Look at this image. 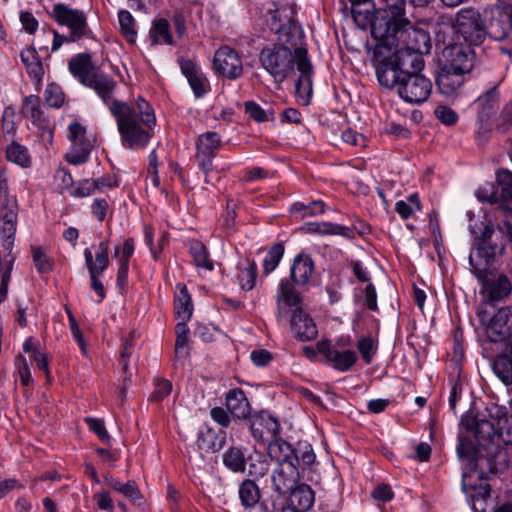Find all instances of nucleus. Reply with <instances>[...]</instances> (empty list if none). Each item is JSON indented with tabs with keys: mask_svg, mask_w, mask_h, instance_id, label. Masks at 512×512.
<instances>
[{
	"mask_svg": "<svg viewBox=\"0 0 512 512\" xmlns=\"http://www.w3.org/2000/svg\"><path fill=\"white\" fill-rule=\"evenodd\" d=\"M474 436L477 447L472 441L460 437L457 455L463 464V481L473 474L483 478L484 469L498 473L512 465V424L502 425L496 431L492 422H477Z\"/></svg>",
	"mask_w": 512,
	"mask_h": 512,
	"instance_id": "1",
	"label": "nucleus"
},
{
	"mask_svg": "<svg viewBox=\"0 0 512 512\" xmlns=\"http://www.w3.org/2000/svg\"><path fill=\"white\" fill-rule=\"evenodd\" d=\"M121 143L125 148L138 150L145 148L154 133L156 117L154 109L143 97L134 103L119 104L112 109Z\"/></svg>",
	"mask_w": 512,
	"mask_h": 512,
	"instance_id": "2",
	"label": "nucleus"
},
{
	"mask_svg": "<svg viewBox=\"0 0 512 512\" xmlns=\"http://www.w3.org/2000/svg\"><path fill=\"white\" fill-rule=\"evenodd\" d=\"M374 66L379 84L382 87H391L396 83L399 75L422 70L424 67L423 54L398 46L380 56L377 43L374 52Z\"/></svg>",
	"mask_w": 512,
	"mask_h": 512,
	"instance_id": "3",
	"label": "nucleus"
},
{
	"mask_svg": "<svg viewBox=\"0 0 512 512\" xmlns=\"http://www.w3.org/2000/svg\"><path fill=\"white\" fill-rule=\"evenodd\" d=\"M378 42V54L393 49V47H402L413 50L421 54H427L431 49V39L427 31L415 27L409 21L408 25H398L388 32L387 39H374Z\"/></svg>",
	"mask_w": 512,
	"mask_h": 512,
	"instance_id": "4",
	"label": "nucleus"
},
{
	"mask_svg": "<svg viewBox=\"0 0 512 512\" xmlns=\"http://www.w3.org/2000/svg\"><path fill=\"white\" fill-rule=\"evenodd\" d=\"M260 63L275 82L282 83L293 71L294 66L298 68L296 49L292 51L284 44L266 47L260 53Z\"/></svg>",
	"mask_w": 512,
	"mask_h": 512,
	"instance_id": "5",
	"label": "nucleus"
},
{
	"mask_svg": "<svg viewBox=\"0 0 512 512\" xmlns=\"http://www.w3.org/2000/svg\"><path fill=\"white\" fill-rule=\"evenodd\" d=\"M383 8L375 13L371 23L373 39H387L388 32L398 25H408L406 0H382Z\"/></svg>",
	"mask_w": 512,
	"mask_h": 512,
	"instance_id": "6",
	"label": "nucleus"
},
{
	"mask_svg": "<svg viewBox=\"0 0 512 512\" xmlns=\"http://www.w3.org/2000/svg\"><path fill=\"white\" fill-rule=\"evenodd\" d=\"M485 335L493 343L504 342L512 336V308L497 311L480 309L477 313Z\"/></svg>",
	"mask_w": 512,
	"mask_h": 512,
	"instance_id": "7",
	"label": "nucleus"
},
{
	"mask_svg": "<svg viewBox=\"0 0 512 512\" xmlns=\"http://www.w3.org/2000/svg\"><path fill=\"white\" fill-rule=\"evenodd\" d=\"M452 29L466 45L478 46L485 41L484 20L475 8L460 9L455 15Z\"/></svg>",
	"mask_w": 512,
	"mask_h": 512,
	"instance_id": "8",
	"label": "nucleus"
},
{
	"mask_svg": "<svg viewBox=\"0 0 512 512\" xmlns=\"http://www.w3.org/2000/svg\"><path fill=\"white\" fill-rule=\"evenodd\" d=\"M268 454L278 464L282 463H301L304 467H310L314 464L316 456L313 448L308 443H299L296 448L282 438H273L268 444Z\"/></svg>",
	"mask_w": 512,
	"mask_h": 512,
	"instance_id": "9",
	"label": "nucleus"
},
{
	"mask_svg": "<svg viewBox=\"0 0 512 512\" xmlns=\"http://www.w3.org/2000/svg\"><path fill=\"white\" fill-rule=\"evenodd\" d=\"M387 89H396L398 95L407 103L420 104L425 102L432 91L430 79L419 72L399 75L396 83Z\"/></svg>",
	"mask_w": 512,
	"mask_h": 512,
	"instance_id": "10",
	"label": "nucleus"
},
{
	"mask_svg": "<svg viewBox=\"0 0 512 512\" xmlns=\"http://www.w3.org/2000/svg\"><path fill=\"white\" fill-rule=\"evenodd\" d=\"M212 70L215 75L235 81L244 75L242 55L228 45L219 47L213 56Z\"/></svg>",
	"mask_w": 512,
	"mask_h": 512,
	"instance_id": "11",
	"label": "nucleus"
},
{
	"mask_svg": "<svg viewBox=\"0 0 512 512\" xmlns=\"http://www.w3.org/2000/svg\"><path fill=\"white\" fill-rule=\"evenodd\" d=\"M52 15L60 25L66 26L70 30L71 41H78L88 37L91 33L86 15L81 10L59 3L54 5Z\"/></svg>",
	"mask_w": 512,
	"mask_h": 512,
	"instance_id": "12",
	"label": "nucleus"
},
{
	"mask_svg": "<svg viewBox=\"0 0 512 512\" xmlns=\"http://www.w3.org/2000/svg\"><path fill=\"white\" fill-rule=\"evenodd\" d=\"M296 56L298 57L297 70L300 73L299 79L295 85L296 96L300 104L307 106L310 103L313 93V67L308 58V52L304 47L296 48Z\"/></svg>",
	"mask_w": 512,
	"mask_h": 512,
	"instance_id": "13",
	"label": "nucleus"
},
{
	"mask_svg": "<svg viewBox=\"0 0 512 512\" xmlns=\"http://www.w3.org/2000/svg\"><path fill=\"white\" fill-rule=\"evenodd\" d=\"M117 86V82L110 75L99 69L95 74H93V77L85 87L92 89L96 93L111 114L114 107L125 103V101L117 100L115 98Z\"/></svg>",
	"mask_w": 512,
	"mask_h": 512,
	"instance_id": "14",
	"label": "nucleus"
},
{
	"mask_svg": "<svg viewBox=\"0 0 512 512\" xmlns=\"http://www.w3.org/2000/svg\"><path fill=\"white\" fill-rule=\"evenodd\" d=\"M443 58V65L469 73L474 66L475 53L469 45L454 43L445 47Z\"/></svg>",
	"mask_w": 512,
	"mask_h": 512,
	"instance_id": "15",
	"label": "nucleus"
},
{
	"mask_svg": "<svg viewBox=\"0 0 512 512\" xmlns=\"http://www.w3.org/2000/svg\"><path fill=\"white\" fill-rule=\"evenodd\" d=\"M196 146L198 166L203 173L208 174L213 169V159L221 146V137L216 132H205L198 137Z\"/></svg>",
	"mask_w": 512,
	"mask_h": 512,
	"instance_id": "16",
	"label": "nucleus"
},
{
	"mask_svg": "<svg viewBox=\"0 0 512 512\" xmlns=\"http://www.w3.org/2000/svg\"><path fill=\"white\" fill-rule=\"evenodd\" d=\"M308 467H304L300 463H282L273 471L271 476L272 486L279 494H284L290 491L300 479L303 477L302 473Z\"/></svg>",
	"mask_w": 512,
	"mask_h": 512,
	"instance_id": "17",
	"label": "nucleus"
},
{
	"mask_svg": "<svg viewBox=\"0 0 512 512\" xmlns=\"http://www.w3.org/2000/svg\"><path fill=\"white\" fill-rule=\"evenodd\" d=\"M295 12L293 7L283 5L270 12L268 25L276 35L278 40L289 42L293 31L296 29L294 21Z\"/></svg>",
	"mask_w": 512,
	"mask_h": 512,
	"instance_id": "18",
	"label": "nucleus"
},
{
	"mask_svg": "<svg viewBox=\"0 0 512 512\" xmlns=\"http://www.w3.org/2000/svg\"><path fill=\"white\" fill-rule=\"evenodd\" d=\"M317 351L325 356L334 369L340 372L350 370L358 359L354 350H339L328 340L319 341L317 343Z\"/></svg>",
	"mask_w": 512,
	"mask_h": 512,
	"instance_id": "19",
	"label": "nucleus"
},
{
	"mask_svg": "<svg viewBox=\"0 0 512 512\" xmlns=\"http://www.w3.org/2000/svg\"><path fill=\"white\" fill-rule=\"evenodd\" d=\"M511 10L504 11L500 6L491 10V17L487 23L484 22L485 39L488 37L492 42L503 41L510 28Z\"/></svg>",
	"mask_w": 512,
	"mask_h": 512,
	"instance_id": "20",
	"label": "nucleus"
},
{
	"mask_svg": "<svg viewBox=\"0 0 512 512\" xmlns=\"http://www.w3.org/2000/svg\"><path fill=\"white\" fill-rule=\"evenodd\" d=\"M251 431L254 438L270 441L280 432V423L277 418L267 411H261L251 418Z\"/></svg>",
	"mask_w": 512,
	"mask_h": 512,
	"instance_id": "21",
	"label": "nucleus"
},
{
	"mask_svg": "<svg viewBox=\"0 0 512 512\" xmlns=\"http://www.w3.org/2000/svg\"><path fill=\"white\" fill-rule=\"evenodd\" d=\"M290 325L293 335L302 342L314 340L318 335L316 324L302 308H295Z\"/></svg>",
	"mask_w": 512,
	"mask_h": 512,
	"instance_id": "22",
	"label": "nucleus"
},
{
	"mask_svg": "<svg viewBox=\"0 0 512 512\" xmlns=\"http://www.w3.org/2000/svg\"><path fill=\"white\" fill-rule=\"evenodd\" d=\"M68 69L83 86H86L93 74L99 70L87 53H80L72 57L68 62Z\"/></svg>",
	"mask_w": 512,
	"mask_h": 512,
	"instance_id": "23",
	"label": "nucleus"
},
{
	"mask_svg": "<svg viewBox=\"0 0 512 512\" xmlns=\"http://www.w3.org/2000/svg\"><path fill=\"white\" fill-rule=\"evenodd\" d=\"M226 443V432L215 431L209 426L199 429L196 439L198 449L206 452L220 451Z\"/></svg>",
	"mask_w": 512,
	"mask_h": 512,
	"instance_id": "24",
	"label": "nucleus"
},
{
	"mask_svg": "<svg viewBox=\"0 0 512 512\" xmlns=\"http://www.w3.org/2000/svg\"><path fill=\"white\" fill-rule=\"evenodd\" d=\"M301 303V297L294 285L287 279H282L277 289V319L287 316V312L283 309V304L289 307H296Z\"/></svg>",
	"mask_w": 512,
	"mask_h": 512,
	"instance_id": "25",
	"label": "nucleus"
},
{
	"mask_svg": "<svg viewBox=\"0 0 512 512\" xmlns=\"http://www.w3.org/2000/svg\"><path fill=\"white\" fill-rule=\"evenodd\" d=\"M465 74V72L443 65L436 80L440 92L447 96L456 92L463 85Z\"/></svg>",
	"mask_w": 512,
	"mask_h": 512,
	"instance_id": "26",
	"label": "nucleus"
},
{
	"mask_svg": "<svg viewBox=\"0 0 512 512\" xmlns=\"http://www.w3.org/2000/svg\"><path fill=\"white\" fill-rule=\"evenodd\" d=\"M492 369L498 379L505 385H512V340L498 354L492 363Z\"/></svg>",
	"mask_w": 512,
	"mask_h": 512,
	"instance_id": "27",
	"label": "nucleus"
},
{
	"mask_svg": "<svg viewBox=\"0 0 512 512\" xmlns=\"http://www.w3.org/2000/svg\"><path fill=\"white\" fill-rule=\"evenodd\" d=\"M314 272V261L311 256L306 253H300L295 256L290 276L295 284L305 285L309 282Z\"/></svg>",
	"mask_w": 512,
	"mask_h": 512,
	"instance_id": "28",
	"label": "nucleus"
},
{
	"mask_svg": "<svg viewBox=\"0 0 512 512\" xmlns=\"http://www.w3.org/2000/svg\"><path fill=\"white\" fill-rule=\"evenodd\" d=\"M228 411L238 419H246L251 413L250 403L240 388L229 390L225 396Z\"/></svg>",
	"mask_w": 512,
	"mask_h": 512,
	"instance_id": "29",
	"label": "nucleus"
},
{
	"mask_svg": "<svg viewBox=\"0 0 512 512\" xmlns=\"http://www.w3.org/2000/svg\"><path fill=\"white\" fill-rule=\"evenodd\" d=\"M290 493L288 508L298 512L308 511L314 503V492L306 484L295 485Z\"/></svg>",
	"mask_w": 512,
	"mask_h": 512,
	"instance_id": "30",
	"label": "nucleus"
},
{
	"mask_svg": "<svg viewBox=\"0 0 512 512\" xmlns=\"http://www.w3.org/2000/svg\"><path fill=\"white\" fill-rule=\"evenodd\" d=\"M496 179L498 185L501 188L499 199L500 207L503 210L512 213V172L506 169L499 170L496 173ZM488 200L490 202L498 201L496 196H491V198Z\"/></svg>",
	"mask_w": 512,
	"mask_h": 512,
	"instance_id": "31",
	"label": "nucleus"
},
{
	"mask_svg": "<svg viewBox=\"0 0 512 512\" xmlns=\"http://www.w3.org/2000/svg\"><path fill=\"white\" fill-rule=\"evenodd\" d=\"M104 480L109 487L122 494L133 504L137 506H141L143 504V497L135 481L130 480L126 483H122L110 474H106L104 476Z\"/></svg>",
	"mask_w": 512,
	"mask_h": 512,
	"instance_id": "32",
	"label": "nucleus"
},
{
	"mask_svg": "<svg viewBox=\"0 0 512 512\" xmlns=\"http://www.w3.org/2000/svg\"><path fill=\"white\" fill-rule=\"evenodd\" d=\"M308 233L326 235H339L345 239H353L355 237L354 230L348 226L331 223V222H311L306 226Z\"/></svg>",
	"mask_w": 512,
	"mask_h": 512,
	"instance_id": "33",
	"label": "nucleus"
},
{
	"mask_svg": "<svg viewBox=\"0 0 512 512\" xmlns=\"http://www.w3.org/2000/svg\"><path fill=\"white\" fill-rule=\"evenodd\" d=\"M174 308L177 318L180 321L187 322L193 313V304L191 297L185 285L178 284L175 294Z\"/></svg>",
	"mask_w": 512,
	"mask_h": 512,
	"instance_id": "34",
	"label": "nucleus"
},
{
	"mask_svg": "<svg viewBox=\"0 0 512 512\" xmlns=\"http://www.w3.org/2000/svg\"><path fill=\"white\" fill-rule=\"evenodd\" d=\"M237 282L243 290H251L257 277V265L248 259L240 261L237 265Z\"/></svg>",
	"mask_w": 512,
	"mask_h": 512,
	"instance_id": "35",
	"label": "nucleus"
},
{
	"mask_svg": "<svg viewBox=\"0 0 512 512\" xmlns=\"http://www.w3.org/2000/svg\"><path fill=\"white\" fill-rule=\"evenodd\" d=\"M499 101L497 85L493 86L483 95L479 96L475 103L482 119L489 118L496 110Z\"/></svg>",
	"mask_w": 512,
	"mask_h": 512,
	"instance_id": "36",
	"label": "nucleus"
},
{
	"mask_svg": "<svg viewBox=\"0 0 512 512\" xmlns=\"http://www.w3.org/2000/svg\"><path fill=\"white\" fill-rule=\"evenodd\" d=\"M149 38L153 45H172L173 38L169 22L163 18L154 21L149 31Z\"/></svg>",
	"mask_w": 512,
	"mask_h": 512,
	"instance_id": "37",
	"label": "nucleus"
},
{
	"mask_svg": "<svg viewBox=\"0 0 512 512\" xmlns=\"http://www.w3.org/2000/svg\"><path fill=\"white\" fill-rule=\"evenodd\" d=\"M239 499L245 508L254 507L261 498L259 487L250 479L244 480L239 486Z\"/></svg>",
	"mask_w": 512,
	"mask_h": 512,
	"instance_id": "38",
	"label": "nucleus"
},
{
	"mask_svg": "<svg viewBox=\"0 0 512 512\" xmlns=\"http://www.w3.org/2000/svg\"><path fill=\"white\" fill-rule=\"evenodd\" d=\"M189 252L197 268L205 269L206 271L214 269L213 262L209 258V253L203 243L192 241L189 245Z\"/></svg>",
	"mask_w": 512,
	"mask_h": 512,
	"instance_id": "39",
	"label": "nucleus"
},
{
	"mask_svg": "<svg viewBox=\"0 0 512 512\" xmlns=\"http://www.w3.org/2000/svg\"><path fill=\"white\" fill-rule=\"evenodd\" d=\"M92 149L90 141H78L71 143V149L66 154V160L73 165H80L88 160Z\"/></svg>",
	"mask_w": 512,
	"mask_h": 512,
	"instance_id": "40",
	"label": "nucleus"
},
{
	"mask_svg": "<svg viewBox=\"0 0 512 512\" xmlns=\"http://www.w3.org/2000/svg\"><path fill=\"white\" fill-rule=\"evenodd\" d=\"M223 463L233 472H243L246 467V458L242 448L230 447L223 455Z\"/></svg>",
	"mask_w": 512,
	"mask_h": 512,
	"instance_id": "41",
	"label": "nucleus"
},
{
	"mask_svg": "<svg viewBox=\"0 0 512 512\" xmlns=\"http://www.w3.org/2000/svg\"><path fill=\"white\" fill-rule=\"evenodd\" d=\"M16 220L17 214L13 208H9L7 206L3 207L1 210V222L0 229L3 236L6 238L8 244H11V239L13 238L16 231Z\"/></svg>",
	"mask_w": 512,
	"mask_h": 512,
	"instance_id": "42",
	"label": "nucleus"
},
{
	"mask_svg": "<svg viewBox=\"0 0 512 512\" xmlns=\"http://www.w3.org/2000/svg\"><path fill=\"white\" fill-rule=\"evenodd\" d=\"M291 211L299 213L301 218L313 217L325 212V204L321 200L312 201L307 204L296 202L292 205Z\"/></svg>",
	"mask_w": 512,
	"mask_h": 512,
	"instance_id": "43",
	"label": "nucleus"
},
{
	"mask_svg": "<svg viewBox=\"0 0 512 512\" xmlns=\"http://www.w3.org/2000/svg\"><path fill=\"white\" fill-rule=\"evenodd\" d=\"M175 356L185 358L188 355L187 345L189 342V328L186 322L180 321L176 327Z\"/></svg>",
	"mask_w": 512,
	"mask_h": 512,
	"instance_id": "44",
	"label": "nucleus"
},
{
	"mask_svg": "<svg viewBox=\"0 0 512 512\" xmlns=\"http://www.w3.org/2000/svg\"><path fill=\"white\" fill-rule=\"evenodd\" d=\"M284 255V246L280 243L274 244L265 254L263 259V271L265 274L273 272L279 265Z\"/></svg>",
	"mask_w": 512,
	"mask_h": 512,
	"instance_id": "45",
	"label": "nucleus"
},
{
	"mask_svg": "<svg viewBox=\"0 0 512 512\" xmlns=\"http://www.w3.org/2000/svg\"><path fill=\"white\" fill-rule=\"evenodd\" d=\"M7 159L22 167H28L30 164V156L28 149L18 143H11L6 150Z\"/></svg>",
	"mask_w": 512,
	"mask_h": 512,
	"instance_id": "46",
	"label": "nucleus"
},
{
	"mask_svg": "<svg viewBox=\"0 0 512 512\" xmlns=\"http://www.w3.org/2000/svg\"><path fill=\"white\" fill-rule=\"evenodd\" d=\"M118 20L122 34L130 41L136 37L135 20L132 14L127 10H121L118 13Z\"/></svg>",
	"mask_w": 512,
	"mask_h": 512,
	"instance_id": "47",
	"label": "nucleus"
},
{
	"mask_svg": "<svg viewBox=\"0 0 512 512\" xmlns=\"http://www.w3.org/2000/svg\"><path fill=\"white\" fill-rule=\"evenodd\" d=\"M109 241L104 240L99 243L95 259L93 260V266L95 271L103 273L109 266Z\"/></svg>",
	"mask_w": 512,
	"mask_h": 512,
	"instance_id": "48",
	"label": "nucleus"
},
{
	"mask_svg": "<svg viewBox=\"0 0 512 512\" xmlns=\"http://www.w3.org/2000/svg\"><path fill=\"white\" fill-rule=\"evenodd\" d=\"M54 261L42 247L34 248V266L41 274L52 271Z\"/></svg>",
	"mask_w": 512,
	"mask_h": 512,
	"instance_id": "49",
	"label": "nucleus"
},
{
	"mask_svg": "<svg viewBox=\"0 0 512 512\" xmlns=\"http://www.w3.org/2000/svg\"><path fill=\"white\" fill-rule=\"evenodd\" d=\"M245 112L249 115L250 118L257 122H266L272 120L274 117L272 111L264 110L254 101H248L245 103Z\"/></svg>",
	"mask_w": 512,
	"mask_h": 512,
	"instance_id": "50",
	"label": "nucleus"
},
{
	"mask_svg": "<svg viewBox=\"0 0 512 512\" xmlns=\"http://www.w3.org/2000/svg\"><path fill=\"white\" fill-rule=\"evenodd\" d=\"M134 253V241L128 238L124 241L123 246H116L114 249V256L121 266H129V260Z\"/></svg>",
	"mask_w": 512,
	"mask_h": 512,
	"instance_id": "51",
	"label": "nucleus"
},
{
	"mask_svg": "<svg viewBox=\"0 0 512 512\" xmlns=\"http://www.w3.org/2000/svg\"><path fill=\"white\" fill-rule=\"evenodd\" d=\"M44 98L50 107L58 108L64 103V93L60 86L49 84L44 91Z\"/></svg>",
	"mask_w": 512,
	"mask_h": 512,
	"instance_id": "52",
	"label": "nucleus"
},
{
	"mask_svg": "<svg viewBox=\"0 0 512 512\" xmlns=\"http://www.w3.org/2000/svg\"><path fill=\"white\" fill-rule=\"evenodd\" d=\"M357 348L366 364H370L376 351L375 342L371 337L361 338L357 343Z\"/></svg>",
	"mask_w": 512,
	"mask_h": 512,
	"instance_id": "53",
	"label": "nucleus"
},
{
	"mask_svg": "<svg viewBox=\"0 0 512 512\" xmlns=\"http://www.w3.org/2000/svg\"><path fill=\"white\" fill-rule=\"evenodd\" d=\"M188 82L196 98L204 96L209 89V82L201 72L188 79Z\"/></svg>",
	"mask_w": 512,
	"mask_h": 512,
	"instance_id": "54",
	"label": "nucleus"
},
{
	"mask_svg": "<svg viewBox=\"0 0 512 512\" xmlns=\"http://www.w3.org/2000/svg\"><path fill=\"white\" fill-rule=\"evenodd\" d=\"M490 498L488 485L480 487L479 492L472 497V509L474 512H487V499Z\"/></svg>",
	"mask_w": 512,
	"mask_h": 512,
	"instance_id": "55",
	"label": "nucleus"
},
{
	"mask_svg": "<svg viewBox=\"0 0 512 512\" xmlns=\"http://www.w3.org/2000/svg\"><path fill=\"white\" fill-rule=\"evenodd\" d=\"M172 390V384L170 381L166 379H158L155 383V389L150 396L152 401H162L165 397H167Z\"/></svg>",
	"mask_w": 512,
	"mask_h": 512,
	"instance_id": "56",
	"label": "nucleus"
},
{
	"mask_svg": "<svg viewBox=\"0 0 512 512\" xmlns=\"http://www.w3.org/2000/svg\"><path fill=\"white\" fill-rule=\"evenodd\" d=\"M436 118L445 125H453L458 120L457 113L447 106H438L436 107L435 111Z\"/></svg>",
	"mask_w": 512,
	"mask_h": 512,
	"instance_id": "57",
	"label": "nucleus"
},
{
	"mask_svg": "<svg viewBox=\"0 0 512 512\" xmlns=\"http://www.w3.org/2000/svg\"><path fill=\"white\" fill-rule=\"evenodd\" d=\"M512 127V101L507 103L498 118L497 129L505 133Z\"/></svg>",
	"mask_w": 512,
	"mask_h": 512,
	"instance_id": "58",
	"label": "nucleus"
},
{
	"mask_svg": "<svg viewBox=\"0 0 512 512\" xmlns=\"http://www.w3.org/2000/svg\"><path fill=\"white\" fill-rule=\"evenodd\" d=\"M15 366L21 383L24 386H28L30 383V370L26 358L22 355L16 357Z\"/></svg>",
	"mask_w": 512,
	"mask_h": 512,
	"instance_id": "59",
	"label": "nucleus"
},
{
	"mask_svg": "<svg viewBox=\"0 0 512 512\" xmlns=\"http://www.w3.org/2000/svg\"><path fill=\"white\" fill-rule=\"evenodd\" d=\"M86 422L88 423L89 428L98 436L102 442H109L110 436L102 420L96 418H87Z\"/></svg>",
	"mask_w": 512,
	"mask_h": 512,
	"instance_id": "60",
	"label": "nucleus"
},
{
	"mask_svg": "<svg viewBox=\"0 0 512 512\" xmlns=\"http://www.w3.org/2000/svg\"><path fill=\"white\" fill-rule=\"evenodd\" d=\"M109 208L108 202L103 198H95L91 205V213L99 222L104 221Z\"/></svg>",
	"mask_w": 512,
	"mask_h": 512,
	"instance_id": "61",
	"label": "nucleus"
},
{
	"mask_svg": "<svg viewBox=\"0 0 512 512\" xmlns=\"http://www.w3.org/2000/svg\"><path fill=\"white\" fill-rule=\"evenodd\" d=\"M93 180L97 190H103L105 188H116L120 184L119 177L115 174L103 175Z\"/></svg>",
	"mask_w": 512,
	"mask_h": 512,
	"instance_id": "62",
	"label": "nucleus"
},
{
	"mask_svg": "<svg viewBox=\"0 0 512 512\" xmlns=\"http://www.w3.org/2000/svg\"><path fill=\"white\" fill-rule=\"evenodd\" d=\"M211 418L220 426L226 428L231 423V418L228 412L222 407H214L210 411Z\"/></svg>",
	"mask_w": 512,
	"mask_h": 512,
	"instance_id": "63",
	"label": "nucleus"
},
{
	"mask_svg": "<svg viewBox=\"0 0 512 512\" xmlns=\"http://www.w3.org/2000/svg\"><path fill=\"white\" fill-rule=\"evenodd\" d=\"M365 305L371 311H377V293L372 283H368L364 289Z\"/></svg>",
	"mask_w": 512,
	"mask_h": 512,
	"instance_id": "64",
	"label": "nucleus"
}]
</instances>
